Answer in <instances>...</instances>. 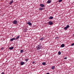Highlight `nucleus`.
<instances>
[{
  "instance_id": "nucleus-1",
  "label": "nucleus",
  "mask_w": 74,
  "mask_h": 74,
  "mask_svg": "<svg viewBox=\"0 0 74 74\" xmlns=\"http://www.w3.org/2000/svg\"><path fill=\"white\" fill-rule=\"evenodd\" d=\"M36 48L37 50H39L41 48V46L39 45L36 47Z\"/></svg>"
},
{
  "instance_id": "nucleus-2",
  "label": "nucleus",
  "mask_w": 74,
  "mask_h": 74,
  "mask_svg": "<svg viewBox=\"0 0 74 74\" xmlns=\"http://www.w3.org/2000/svg\"><path fill=\"white\" fill-rule=\"evenodd\" d=\"M13 24H14V25H16V23H17V21L14 20L13 21Z\"/></svg>"
},
{
  "instance_id": "nucleus-3",
  "label": "nucleus",
  "mask_w": 74,
  "mask_h": 74,
  "mask_svg": "<svg viewBox=\"0 0 74 74\" xmlns=\"http://www.w3.org/2000/svg\"><path fill=\"white\" fill-rule=\"evenodd\" d=\"M49 24L50 25H52L53 24V22L51 21H49Z\"/></svg>"
},
{
  "instance_id": "nucleus-4",
  "label": "nucleus",
  "mask_w": 74,
  "mask_h": 74,
  "mask_svg": "<svg viewBox=\"0 0 74 74\" xmlns=\"http://www.w3.org/2000/svg\"><path fill=\"white\" fill-rule=\"evenodd\" d=\"M40 6L42 7H44L45 6V5H44V4H40Z\"/></svg>"
},
{
  "instance_id": "nucleus-5",
  "label": "nucleus",
  "mask_w": 74,
  "mask_h": 74,
  "mask_svg": "<svg viewBox=\"0 0 74 74\" xmlns=\"http://www.w3.org/2000/svg\"><path fill=\"white\" fill-rule=\"evenodd\" d=\"M64 44H62L60 46V47L61 48H63V47H64Z\"/></svg>"
},
{
  "instance_id": "nucleus-6",
  "label": "nucleus",
  "mask_w": 74,
  "mask_h": 74,
  "mask_svg": "<svg viewBox=\"0 0 74 74\" xmlns=\"http://www.w3.org/2000/svg\"><path fill=\"white\" fill-rule=\"evenodd\" d=\"M51 1L49 0L47 1V3H48V4H49V3H51Z\"/></svg>"
},
{
  "instance_id": "nucleus-7",
  "label": "nucleus",
  "mask_w": 74,
  "mask_h": 74,
  "mask_svg": "<svg viewBox=\"0 0 74 74\" xmlns=\"http://www.w3.org/2000/svg\"><path fill=\"white\" fill-rule=\"evenodd\" d=\"M27 23L29 25V26H31V25H32V23H30V22H27Z\"/></svg>"
},
{
  "instance_id": "nucleus-8",
  "label": "nucleus",
  "mask_w": 74,
  "mask_h": 74,
  "mask_svg": "<svg viewBox=\"0 0 74 74\" xmlns=\"http://www.w3.org/2000/svg\"><path fill=\"white\" fill-rule=\"evenodd\" d=\"M20 63L21 65H23L25 64V62H21Z\"/></svg>"
},
{
  "instance_id": "nucleus-9",
  "label": "nucleus",
  "mask_w": 74,
  "mask_h": 74,
  "mask_svg": "<svg viewBox=\"0 0 74 74\" xmlns=\"http://www.w3.org/2000/svg\"><path fill=\"white\" fill-rule=\"evenodd\" d=\"M53 18V17L51 16L49 18V19H52Z\"/></svg>"
},
{
  "instance_id": "nucleus-10",
  "label": "nucleus",
  "mask_w": 74,
  "mask_h": 74,
  "mask_svg": "<svg viewBox=\"0 0 74 74\" xmlns=\"http://www.w3.org/2000/svg\"><path fill=\"white\" fill-rule=\"evenodd\" d=\"M15 39H16V38H12L10 39V41H12L13 40H15Z\"/></svg>"
},
{
  "instance_id": "nucleus-11",
  "label": "nucleus",
  "mask_w": 74,
  "mask_h": 74,
  "mask_svg": "<svg viewBox=\"0 0 74 74\" xmlns=\"http://www.w3.org/2000/svg\"><path fill=\"white\" fill-rule=\"evenodd\" d=\"M13 2H14V1L12 0L11 1H10V4H12V3H13Z\"/></svg>"
},
{
  "instance_id": "nucleus-12",
  "label": "nucleus",
  "mask_w": 74,
  "mask_h": 74,
  "mask_svg": "<svg viewBox=\"0 0 74 74\" xmlns=\"http://www.w3.org/2000/svg\"><path fill=\"white\" fill-rule=\"evenodd\" d=\"M9 49H14V47H9Z\"/></svg>"
},
{
  "instance_id": "nucleus-13",
  "label": "nucleus",
  "mask_w": 74,
  "mask_h": 74,
  "mask_svg": "<svg viewBox=\"0 0 74 74\" xmlns=\"http://www.w3.org/2000/svg\"><path fill=\"white\" fill-rule=\"evenodd\" d=\"M64 29L65 30H67V28L66 27H65L64 28Z\"/></svg>"
},
{
  "instance_id": "nucleus-14",
  "label": "nucleus",
  "mask_w": 74,
  "mask_h": 74,
  "mask_svg": "<svg viewBox=\"0 0 74 74\" xmlns=\"http://www.w3.org/2000/svg\"><path fill=\"white\" fill-rule=\"evenodd\" d=\"M55 66H53L51 67V69H52V70H54L55 69Z\"/></svg>"
},
{
  "instance_id": "nucleus-15",
  "label": "nucleus",
  "mask_w": 74,
  "mask_h": 74,
  "mask_svg": "<svg viewBox=\"0 0 74 74\" xmlns=\"http://www.w3.org/2000/svg\"><path fill=\"white\" fill-rule=\"evenodd\" d=\"M42 65H45V64H46V63L45 62H43L42 63Z\"/></svg>"
},
{
  "instance_id": "nucleus-16",
  "label": "nucleus",
  "mask_w": 74,
  "mask_h": 74,
  "mask_svg": "<svg viewBox=\"0 0 74 74\" xmlns=\"http://www.w3.org/2000/svg\"><path fill=\"white\" fill-rule=\"evenodd\" d=\"M23 49H22L21 50L20 52L21 53H23Z\"/></svg>"
},
{
  "instance_id": "nucleus-17",
  "label": "nucleus",
  "mask_w": 74,
  "mask_h": 74,
  "mask_svg": "<svg viewBox=\"0 0 74 74\" xmlns=\"http://www.w3.org/2000/svg\"><path fill=\"white\" fill-rule=\"evenodd\" d=\"M40 11H42V10H43V8H40Z\"/></svg>"
},
{
  "instance_id": "nucleus-18",
  "label": "nucleus",
  "mask_w": 74,
  "mask_h": 74,
  "mask_svg": "<svg viewBox=\"0 0 74 74\" xmlns=\"http://www.w3.org/2000/svg\"><path fill=\"white\" fill-rule=\"evenodd\" d=\"M28 60H29V59H26V58L25 59V61H26V62H27L28 61Z\"/></svg>"
},
{
  "instance_id": "nucleus-19",
  "label": "nucleus",
  "mask_w": 74,
  "mask_h": 74,
  "mask_svg": "<svg viewBox=\"0 0 74 74\" xmlns=\"http://www.w3.org/2000/svg\"><path fill=\"white\" fill-rule=\"evenodd\" d=\"M61 54V52L60 51H59L58 52V54L60 55Z\"/></svg>"
},
{
  "instance_id": "nucleus-20",
  "label": "nucleus",
  "mask_w": 74,
  "mask_h": 74,
  "mask_svg": "<svg viewBox=\"0 0 74 74\" xmlns=\"http://www.w3.org/2000/svg\"><path fill=\"white\" fill-rule=\"evenodd\" d=\"M69 27H70V26L69 25H68L66 26V27L67 28V29H68V28H69Z\"/></svg>"
},
{
  "instance_id": "nucleus-21",
  "label": "nucleus",
  "mask_w": 74,
  "mask_h": 74,
  "mask_svg": "<svg viewBox=\"0 0 74 74\" xmlns=\"http://www.w3.org/2000/svg\"><path fill=\"white\" fill-rule=\"evenodd\" d=\"M19 38V36H18L16 38V39H18V38Z\"/></svg>"
},
{
  "instance_id": "nucleus-22",
  "label": "nucleus",
  "mask_w": 74,
  "mask_h": 74,
  "mask_svg": "<svg viewBox=\"0 0 74 74\" xmlns=\"http://www.w3.org/2000/svg\"><path fill=\"white\" fill-rule=\"evenodd\" d=\"M43 39H44V38H41L40 39V40H43Z\"/></svg>"
},
{
  "instance_id": "nucleus-23",
  "label": "nucleus",
  "mask_w": 74,
  "mask_h": 74,
  "mask_svg": "<svg viewBox=\"0 0 74 74\" xmlns=\"http://www.w3.org/2000/svg\"><path fill=\"white\" fill-rule=\"evenodd\" d=\"M73 45H74V43L71 44V46H73Z\"/></svg>"
},
{
  "instance_id": "nucleus-24",
  "label": "nucleus",
  "mask_w": 74,
  "mask_h": 74,
  "mask_svg": "<svg viewBox=\"0 0 74 74\" xmlns=\"http://www.w3.org/2000/svg\"><path fill=\"white\" fill-rule=\"evenodd\" d=\"M62 1V0H59V3H60V2H61Z\"/></svg>"
},
{
  "instance_id": "nucleus-25",
  "label": "nucleus",
  "mask_w": 74,
  "mask_h": 74,
  "mask_svg": "<svg viewBox=\"0 0 74 74\" xmlns=\"http://www.w3.org/2000/svg\"><path fill=\"white\" fill-rule=\"evenodd\" d=\"M3 49H4V48L2 47L1 48V50H2Z\"/></svg>"
},
{
  "instance_id": "nucleus-26",
  "label": "nucleus",
  "mask_w": 74,
  "mask_h": 74,
  "mask_svg": "<svg viewBox=\"0 0 74 74\" xmlns=\"http://www.w3.org/2000/svg\"><path fill=\"white\" fill-rule=\"evenodd\" d=\"M34 63H35V62H34V61H33L32 62V63L33 64H34Z\"/></svg>"
},
{
  "instance_id": "nucleus-27",
  "label": "nucleus",
  "mask_w": 74,
  "mask_h": 74,
  "mask_svg": "<svg viewBox=\"0 0 74 74\" xmlns=\"http://www.w3.org/2000/svg\"><path fill=\"white\" fill-rule=\"evenodd\" d=\"M64 59H67V57H65Z\"/></svg>"
},
{
  "instance_id": "nucleus-28",
  "label": "nucleus",
  "mask_w": 74,
  "mask_h": 74,
  "mask_svg": "<svg viewBox=\"0 0 74 74\" xmlns=\"http://www.w3.org/2000/svg\"><path fill=\"white\" fill-rule=\"evenodd\" d=\"M1 74H4V73H1Z\"/></svg>"
},
{
  "instance_id": "nucleus-29",
  "label": "nucleus",
  "mask_w": 74,
  "mask_h": 74,
  "mask_svg": "<svg viewBox=\"0 0 74 74\" xmlns=\"http://www.w3.org/2000/svg\"><path fill=\"white\" fill-rule=\"evenodd\" d=\"M46 74H50L49 73H46Z\"/></svg>"
}]
</instances>
